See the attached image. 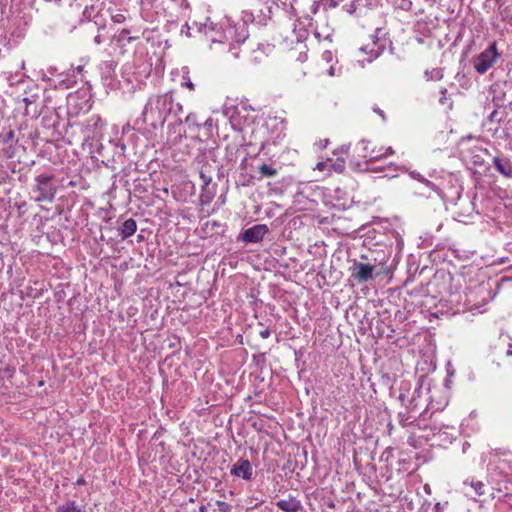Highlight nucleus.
<instances>
[{
	"instance_id": "obj_1",
	"label": "nucleus",
	"mask_w": 512,
	"mask_h": 512,
	"mask_svg": "<svg viewBox=\"0 0 512 512\" xmlns=\"http://www.w3.org/2000/svg\"><path fill=\"white\" fill-rule=\"evenodd\" d=\"M183 107L180 103H175L170 93L151 96L144 106L141 117L136 120V125L141 121L143 124L149 125L156 129L162 127L169 115L177 118L178 124L183 121L179 118Z\"/></svg>"
},
{
	"instance_id": "obj_2",
	"label": "nucleus",
	"mask_w": 512,
	"mask_h": 512,
	"mask_svg": "<svg viewBox=\"0 0 512 512\" xmlns=\"http://www.w3.org/2000/svg\"><path fill=\"white\" fill-rule=\"evenodd\" d=\"M194 25L197 27V32L203 33L212 43H224L226 41L242 43L248 37L244 26L236 27L231 25L229 20L221 24L210 23L208 25L206 22H195Z\"/></svg>"
},
{
	"instance_id": "obj_3",
	"label": "nucleus",
	"mask_w": 512,
	"mask_h": 512,
	"mask_svg": "<svg viewBox=\"0 0 512 512\" xmlns=\"http://www.w3.org/2000/svg\"><path fill=\"white\" fill-rule=\"evenodd\" d=\"M222 112L236 131H242L253 123V109L246 102H240L237 105L225 104Z\"/></svg>"
},
{
	"instance_id": "obj_4",
	"label": "nucleus",
	"mask_w": 512,
	"mask_h": 512,
	"mask_svg": "<svg viewBox=\"0 0 512 512\" xmlns=\"http://www.w3.org/2000/svg\"><path fill=\"white\" fill-rule=\"evenodd\" d=\"M53 176L41 174L35 178L36 185L33 192L36 194L37 202H52L57 192L56 186L52 184Z\"/></svg>"
},
{
	"instance_id": "obj_5",
	"label": "nucleus",
	"mask_w": 512,
	"mask_h": 512,
	"mask_svg": "<svg viewBox=\"0 0 512 512\" xmlns=\"http://www.w3.org/2000/svg\"><path fill=\"white\" fill-rule=\"evenodd\" d=\"M500 53L497 51L496 42L491 43L473 59V67L479 74H485L498 60Z\"/></svg>"
},
{
	"instance_id": "obj_6",
	"label": "nucleus",
	"mask_w": 512,
	"mask_h": 512,
	"mask_svg": "<svg viewBox=\"0 0 512 512\" xmlns=\"http://www.w3.org/2000/svg\"><path fill=\"white\" fill-rule=\"evenodd\" d=\"M471 296L472 293L468 295L461 292H454L449 295L447 301L453 307L454 313H460L466 310L471 311L472 313H482L484 311L481 309L483 305L480 306L476 303H473Z\"/></svg>"
},
{
	"instance_id": "obj_7",
	"label": "nucleus",
	"mask_w": 512,
	"mask_h": 512,
	"mask_svg": "<svg viewBox=\"0 0 512 512\" xmlns=\"http://www.w3.org/2000/svg\"><path fill=\"white\" fill-rule=\"evenodd\" d=\"M106 122L99 115H91L82 123L81 131L87 134L88 138L99 140L102 138Z\"/></svg>"
},
{
	"instance_id": "obj_8",
	"label": "nucleus",
	"mask_w": 512,
	"mask_h": 512,
	"mask_svg": "<svg viewBox=\"0 0 512 512\" xmlns=\"http://www.w3.org/2000/svg\"><path fill=\"white\" fill-rule=\"evenodd\" d=\"M374 266L369 263L354 261L351 267V276L359 283L373 279Z\"/></svg>"
},
{
	"instance_id": "obj_9",
	"label": "nucleus",
	"mask_w": 512,
	"mask_h": 512,
	"mask_svg": "<svg viewBox=\"0 0 512 512\" xmlns=\"http://www.w3.org/2000/svg\"><path fill=\"white\" fill-rule=\"evenodd\" d=\"M268 232L267 225L257 224L246 229L241 236V240L245 243H259Z\"/></svg>"
},
{
	"instance_id": "obj_10",
	"label": "nucleus",
	"mask_w": 512,
	"mask_h": 512,
	"mask_svg": "<svg viewBox=\"0 0 512 512\" xmlns=\"http://www.w3.org/2000/svg\"><path fill=\"white\" fill-rule=\"evenodd\" d=\"M230 473L235 477L249 481L253 476V467L249 460L241 458L231 466Z\"/></svg>"
},
{
	"instance_id": "obj_11",
	"label": "nucleus",
	"mask_w": 512,
	"mask_h": 512,
	"mask_svg": "<svg viewBox=\"0 0 512 512\" xmlns=\"http://www.w3.org/2000/svg\"><path fill=\"white\" fill-rule=\"evenodd\" d=\"M493 165L501 175L512 179V161L509 158L495 156Z\"/></svg>"
},
{
	"instance_id": "obj_12",
	"label": "nucleus",
	"mask_w": 512,
	"mask_h": 512,
	"mask_svg": "<svg viewBox=\"0 0 512 512\" xmlns=\"http://www.w3.org/2000/svg\"><path fill=\"white\" fill-rule=\"evenodd\" d=\"M277 507L284 512H299L301 502L296 498L289 496L287 499H281L276 503Z\"/></svg>"
},
{
	"instance_id": "obj_13",
	"label": "nucleus",
	"mask_w": 512,
	"mask_h": 512,
	"mask_svg": "<svg viewBox=\"0 0 512 512\" xmlns=\"http://www.w3.org/2000/svg\"><path fill=\"white\" fill-rule=\"evenodd\" d=\"M216 195V184L201 186L199 201L202 206L209 205Z\"/></svg>"
},
{
	"instance_id": "obj_14",
	"label": "nucleus",
	"mask_w": 512,
	"mask_h": 512,
	"mask_svg": "<svg viewBox=\"0 0 512 512\" xmlns=\"http://www.w3.org/2000/svg\"><path fill=\"white\" fill-rule=\"evenodd\" d=\"M137 230L136 221L132 218L127 219L119 228V235L122 239L132 236Z\"/></svg>"
},
{
	"instance_id": "obj_15",
	"label": "nucleus",
	"mask_w": 512,
	"mask_h": 512,
	"mask_svg": "<svg viewBox=\"0 0 512 512\" xmlns=\"http://www.w3.org/2000/svg\"><path fill=\"white\" fill-rule=\"evenodd\" d=\"M130 31L128 29H123L119 32V34L114 35L112 38V42H114L121 50H123L125 42H132L136 40L138 37L128 36Z\"/></svg>"
},
{
	"instance_id": "obj_16",
	"label": "nucleus",
	"mask_w": 512,
	"mask_h": 512,
	"mask_svg": "<svg viewBox=\"0 0 512 512\" xmlns=\"http://www.w3.org/2000/svg\"><path fill=\"white\" fill-rule=\"evenodd\" d=\"M375 46H376V43H373L371 45V47L369 45H367V46L361 47L359 49V51L361 53H366L368 55V57L365 59V61L368 62V63H370L374 59H376L380 55V53H381L380 49L379 48H375ZM358 62L361 63L362 66L364 65V60L363 59H359Z\"/></svg>"
},
{
	"instance_id": "obj_17",
	"label": "nucleus",
	"mask_w": 512,
	"mask_h": 512,
	"mask_svg": "<svg viewBox=\"0 0 512 512\" xmlns=\"http://www.w3.org/2000/svg\"><path fill=\"white\" fill-rule=\"evenodd\" d=\"M370 145H371L370 141L365 140V139L360 140L355 146V151H356L358 157H361L367 161L369 158V154L371 153V150L373 149L370 147Z\"/></svg>"
},
{
	"instance_id": "obj_18",
	"label": "nucleus",
	"mask_w": 512,
	"mask_h": 512,
	"mask_svg": "<svg viewBox=\"0 0 512 512\" xmlns=\"http://www.w3.org/2000/svg\"><path fill=\"white\" fill-rule=\"evenodd\" d=\"M38 96L37 95H31L30 97L23 98V102L25 103V114L26 115H32L33 117H38L42 111L38 109H34L32 112L30 111V106L34 104L37 101Z\"/></svg>"
},
{
	"instance_id": "obj_19",
	"label": "nucleus",
	"mask_w": 512,
	"mask_h": 512,
	"mask_svg": "<svg viewBox=\"0 0 512 512\" xmlns=\"http://www.w3.org/2000/svg\"><path fill=\"white\" fill-rule=\"evenodd\" d=\"M56 512H81L75 501H68L57 508Z\"/></svg>"
},
{
	"instance_id": "obj_20",
	"label": "nucleus",
	"mask_w": 512,
	"mask_h": 512,
	"mask_svg": "<svg viewBox=\"0 0 512 512\" xmlns=\"http://www.w3.org/2000/svg\"><path fill=\"white\" fill-rule=\"evenodd\" d=\"M464 486H470L474 490L475 495L481 496L485 493V485L480 481H465Z\"/></svg>"
},
{
	"instance_id": "obj_21",
	"label": "nucleus",
	"mask_w": 512,
	"mask_h": 512,
	"mask_svg": "<svg viewBox=\"0 0 512 512\" xmlns=\"http://www.w3.org/2000/svg\"><path fill=\"white\" fill-rule=\"evenodd\" d=\"M258 171L262 177H273L277 173L275 168L265 163L259 166Z\"/></svg>"
},
{
	"instance_id": "obj_22",
	"label": "nucleus",
	"mask_w": 512,
	"mask_h": 512,
	"mask_svg": "<svg viewBox=\"0 0 512 512\" xmlns=\"http://www.w3.org/2000/svg\"><path fill=\"white\" fill-rule=\"evenodd\" d=\"M382 150H383V148H379L378 150L373 148L371 150V153L369 154V158H368L366 164L367 165H372L374 161H377V160L385 158V154H382Z\"/></svg>"
},
{
	"instance_id": "obj_23",
	"label": "nucleus",
	"mask_w": 512,
	"mask_h": 512,
	"mask_svg": "<svg viewBox=\"0 0 512 512\" xmlns=\"http://www.w3.org/2000/svg\"><path fill=\"white\" fill-rule=\"evenodd\" d=\"M395 170H399V171H403V172H406L410 175V177L418 182H421L422 180H424V176L421 175L419 172L417 171H414V170H409L408 168H406L404 165L403 166H397L395 167Z\"/></svg>"
},
{
	"instance_id": "obj_24",
	"label": "nucleus",
	"mask_w": 512,
	"mask_h": 512,
	"mask_svg": "<svg viewBox=\"0 0 512 512\" xmlns=\"http://www.w3.org/2000/svg\"><path fill=\"white\" fill-rule=\"evenodd\" d=\"M420 183H422L425 187H427L430 191L434 192L435 194L441 196V190L438 188L436 184H434L432 181L428 180L424 177V180H422Z\"/></svg>"
},
{
	"instance_id": "obj_25",
	"label": "nucleus",
	"mask_w": 512,
	"mask_h": 512,
	"mask_svg": "<svg viewBox=\"0 0 512 512\" xmlns=\"http://www.w3.org/2000/svg\"><path fill=\"white\" fill-rule=\"evenodd\" d=\"M399 417H400L399 422L403 427L411 425L415 419L414 417L410 416L408 413H405V414L400 413Z\"/></svg>"
},
{
	"instance_id": "obj_26",
	"label": "nucleus",
	"mask_w": 512,
	"mask_h": 512,
	"mask_svg": "<svg viewBox=\"0 0 512 512\" xmlns=\"http://www.w3.org/2000/svg\"><path fill=\"white\" fill-rule=\"evenodd\" d=\"M200 178L202 180V186H209L212 184V176L206 172L205 169H201Z\"/></svg>"
},
{
	"instance_id": "obj_27",
	"label": "nucleus",
	"mask_w": 512,
	"mask_h": 512,
	"mask_svg": "<svg viewBox=\"0 0 512 512\" xmlns=\"http://www.w3.org/2000/svg\"><path fill=\"white\" fill-rule=\"evenodd\" d=\"M195 22L196 21H194L191 25L186 23L184 26H182L181 34H184L187 37H191L192 36L191 30H196L197 31V27L194 25Z\"/></svg>"
},
{
	"instance_id": "obj_28",
	"label": "nucleus",
	"mask_w": 512,
	"mask_h": 512,
	"mask_svg": "<svg viewBox=\"0 0 512 512\" xmlns=\"http://www.w3.org/2000/svg\"><path fill=\"white\" fill-rule=\"evenodd\" d=\"M196 120H197L196 115L193 113H190L185 117L184 123L187 124L189 127H196V126H198Z\"/></svg>"
},
{
	"instance_id": "obj_29",
	"label": "nucleus",
	"mask_w": 512,
	"mask_h": 512,
	"mask_svg": "<svg viewBox=\"0 0 512 512\" xmlns=\"http://www.w3.org/2000/svg\"><path fill=\"white\" fill-rule=\"evenodd\" d=\"M391 168L395 169V166L393 163H389V165L387 167L371 166V167H368L367 169H369L372 172H384L386 169H391Z\"/></svg>"
},
{
	"instance_id": "obj_30",
	"label": "nucleus",
	"mask_w": 512,
	"mask_h": 512,
	"mask_svg": "<svg viewBox=\"0 0 512 512\" xmlns=\"http://www.w3.org/2000/svg\"><path fill=\"white\" fill-rule=\"evenodd\" d=\"M254 15L253 13L249 12V11H243L242 12V20L245 24L249 23V22H253L254 21Z\"/></svg>"
},
{
	"instance_id": "obj_31",
	"label": "nucleus",
	"mask_w": 512,
	"mask_h": 512,
	"mask_svg": "<svg viewBox=\"0 0 512 512\" xmlns=\"http://www.w3.org/2000/svg\"><path fill=\"white\" fill-rule=\"evenodd\" d=\"M111 19L114 23H123L126 20V17L122 13H115L111 16Z\"/></svg>"
},
{
	"instance_id": "obj_32",
	"label": "nucleus",
	"mask_w": 512,
	"mask_h": 512,
	"mask_svg": "<svg viewBox=\"0 0 512 512\" xmlns=\"http://www.w3.org/2000/svg\"><path fill=\"white\" fill-rule=\"evenodd\" d=\"M328 75L329 76H339L341 74V69L340 68H336L334 65H331L327 71Z\"/></svg>"
},
{
	"instance_id": "obj_33",
	"label": "nucleus",
	"mask_w": 512,
	"mask_h": 512,
	"mask_svg": "<svg viewBox=\"0 0 512 512\" xmlns=\"http://www.w3.org/2000/svg\"><path fill=\"white\" fill-rule=\"evenodd\" d=\"M14 137H15L14 131L12 129H9L8 132L4 136V142L5 143L12 142L14 140Z\"/></svg>"
},
{
	"instance_id": "obj_34",
	"label": "nucleus",
	"mask_w": 512,
	"mask_h": 512,
	"mask_svg": "<svg viewBox=\"0 0 512 512\" xmlns=\"http://www.w3.org/2000/svg\"><path fill=\"white\" fill-rule=\"evenodd\" d=\"M309 9L312 14H316L319 10V3L317 1H310Z\"/></svg>"
},
{
	"instance_id": "obj_35",
	"label": "nucleus",
	"mask_w": 512,
	"mask_h": 512,
	"mask_svg": "<svg viewBox=\"0 0 512 512\" xmlns=\"http://www.w3.org/2000/svg\"><path fill=\"white\" fill-rule=\"evenodd\" d=\"M218 507L221 512H228L230 510V505L225 502H218Z\"/></svg>"
},
{
	"instance_id": "obj_36",
	"label": "nucleus",
	"mask_w": 512,
	"mask_h": 512,
	"mask_svg": "<svg viewBox=\"0 0 512 512\" xmlns=\"http://www.w3.org/2000/svg\"><path fill=\"white\" fill-rule=\"evenodd\" d=\"M329 165H330V163H329V162H318V163L316 164L315 169H318V170H320V171H323V170H324V169H326V167H327V166H329Z\"/></svg>"
},
{
	"instance_id": "obj_37",
	"label": "nucleus",
	"mask_w": 512,
	"mask_h": 512,
	"mask_svg": "<svg viewBox=\"0 0 512 512\" xmlns=\"http://www.w3.org/2000/svg\"><path fill=\"white\" fill-rule=\"evenodd\" d=\"M270 334H271V333H270V330H269V329H264V330H261V331L259 332L260 337H261V338H263V339H267V338H269V337H270Z\"/></svg>"
},
{
	"instance_id": "obj_38",
	"label": "nucleus",
	"mask_w": 512,
	"mask_h": 512,
	"mask_svg": "<svg viewBox=\"0 0 512 512\" xmlns=\"http://www.w3.org/2000/svg\"><path fill=\"white\" fill-rule=\"evenodd\" d=\"M334 170L341 172L344 169V162H338L333 164Z\"/></svg>"
},
{
	"instance_id": "obj_39",
	"label": "nucleus",
	"mask_w": 512,
	"mask_h": 512,
	"mask_svg": "<svg viewBox=\"0 0 512 512\" xmlns=\"http://www.w3.org/2000/svg\"><path fill=\"white\" fill-rule=\"evenodd\" d=\"M373 111H374L376 114H378V115H379L383 120H385V119H386V117H385V113H384V111H383L382 109H380V108H378V107H374V108H373Z\"/></svg>"
},
{
	"instance_id": "obj_40",
	"label": "nucleus",
	"mask_w": 512,
	"mask_h": 512,
	"mask_svg": "<svg viewBox=\"0 0 512 512\" xmlns=\"http://www.w3.org/2000/svg\"><path fill=\"white\" fill-rule=\"evenodd\" d=\"M394 150L392 149V147H387V148H383L382 150V154H385V158L389 155H392L394 154Z\"/></svg>"
},
{
	"instance_id": "obj_41",
	"label": "nucleus",
	"mask_w": 512,
	"mask_h": 512,
	"mask_svg": "<svg viewBox=\"0 0 512 512\" xmlns=\"http://www.w3.org/2000/svg\"><path fill=\"white\" fill-rule=\"evenodd\" d=\"M322 57L324 60L329 62L332 59V53L330 51H325Z\"/></svg>"
},
{
	"instance_id": "obj_42",
	"label": "nucleus",
	"mask_w": 512,
	"mask_h": 512,
	"mask_svg": "<svg viewBox=\"0 0 512 512\" xmlns=\"http://www.w3.org/2000/svg\"><path fill=\"white\" fill-rule=\"evenodd\" d=\"M418 392H419V389L414 391V395H413V397H412V399L410 401V404H409V409L410 410H414L415 407H416V405H413V402L415 401V393H418Z\"/></svg>"
},
{
	"instance_id": "obj_43",
	"label": "nucleus",
	"mask_w": 512,
	"mask_h": 512,
	"mask_svg": "<svg viewBox=\"0 0 512 512\" xmlns=\"http://www.w3.org/2000/svg\"><path fill=\"white\" fill-rule=\"evenodd\" d=\"M103 42V39H102V36L101 35H97L94 37V43L99 45Z\"/></svg>"
},
{
	"instance_id": "obj_44",
	"label": "nucleus",
	"mask_w": 512,
	"mask_h": 512,
	"mask_svg": "<svg viewBox=\"0 0 512 512\" xmlns=\"http://www.w3.org/2000/svg\"><path fill=\"white\" fill-rule=\"evenodd\" d=\"M186 86H187L190 90H193V89H194V84H193L191 81L186 82Z\"/></svg>"
},
{
	"instance_id": "obj_45",
	"label": "nucleus",
	"mask_w": 512,
	"mask_h": 512,
	"mask_svg": "<svg viewBox=\"0 0 512 512\" xmlns=\"http://www.w3.org/2000/svg\"><path fill=\"white\" fill-rule=\"evenodd\" d=\"M336 6H337L336 1H334V0H330V2H329V7H336Z\"/></svg>"
},
{
	"instance_id": "obj_46",
	"label": "nucleus",
	"mask_w": 512,
	"mask_h": 512,
	"mask_svg": "<svg viewBox=\"0 0 512 512\" xmlns=\"http://www.w3.org/2000/svg\"><path fill=\"white\" fill-rule=\"evenodd\" d=\"M467 205L469 208H471L472 211H474V203L473 202L468 201Z\"/></svg>"
},
{
	"instance_id": "obj_47",
	"label": "nucleus",
	"mask_w": 512,
	"mask_h": 512,
	"mask_svg": "<svg viewBox=\"0 0 512 512\" xmlns=\"http://www.w3.org/2000/svg\"><path fill=\"white\" fill-rule=\"evenodd\" d=\"M84 482H85V481H84V479H83V478H79V479L77 480L76 484H77V485H82V484H84Z\"/></svg>"
},
{
	"instance_id": "obj_48",
	"label": "nucleus",
	"mask_w": 512,
	"mask_h": 512,
	"mask_svg": "<svg viewBox=\"0 0 512 512\" xmlns=\"http://www.w3.org/2000/svg\"><path fill=\"white\" fill-rule=\"evenodd\" d=\"M399 399L404 403V402H405L406 397H405V395H404V394H400Z\"/></svg>"
},
{
	"instance_id": "obj_49",
	"label": "nucleus",
	"mask_w": 512,
	"mask_h": 512,
	"mask_svg": "<svg viewBox=\"0 0 512 512\" xmlns=\"http://www.w3.org/2000/svg\"><path fill=\"white\" fill-rule=\"evenodd\" d=\"M211 122H212V120H211V119H208V120L205 122V125H206V126H211Z\"/></svg>"
},
{
	"instance_id": "obj_50",
	"label": "nucleus",
	"mask_w": 512,
	"mask_h": 512,
	"mask_svg": "<svg viewBox=\"0 0 512 512\" xmlns=\"http://www.w3.org/2000/svg\"><path fill=\"white\" fill-rule=\"evenodd\" d=\"M424 489H425V491H426L427 493H430V488H429V486H428V485H425Z\"/></svg>"
},
{
	"instance_id": "obj_51",
	"label": "nucleus",
	"mask_w": 512,
	"mask_h": 512,
	"mask_svg": "<svg viewBox=\"0 0 512 512\" xmlns=\"http://www.w3.org/2000/svg\"><path fill=\"white\" fill-rule=\"evenodd\" d=\"M129 128H130V127H129V125L124 126V127H123V132L128 131V130H129Z\"/></svg>"
},
{
	"instance_id": "obj_52",
	"label": "nucleus",
	"mask_w": 512,
	"mask_h": 512,
	"mask_svg": "<svg viewBox=\"0 0 512 512\" xmlns=\"http://www.w3.org/2000/svg\"><path fill=\"white\" fill-rule=\"evenodd\" d=\"M361 259H363V260H367V259H368V257H367L366 255H361Z\"/></svg>"
},
{
	"instance_id": "obj_53",
	"label": "nucleus",
	"mask_w": 512,
	"mask_h": 512,
	"mask_svg": "<svg viewBox=\"0 0 512 512\" xmlns=\"http://www.w3.org/2000/svg\"><path fill=\"white\" fill-rule=\"evenodd\" d=\"M200 512H206L205 507H203V506H202V507L200 508Z\"/></svg>"
},
{
	"instance_id": "obj_54",
	"label": "nucleus",
	"mask_w": 512,
	"mask_h": 512,
	"mask_svg": "<svg viewBox=\"0 0 512 512\" xmlns=\"http://www.w3.org/2000/svg\"><path fill=\"white\" fill-rule=\"evenodd\" d=\"M107 66H109V68H112V64L111 63H106Z\"/></svg>"
}]
</instances>
